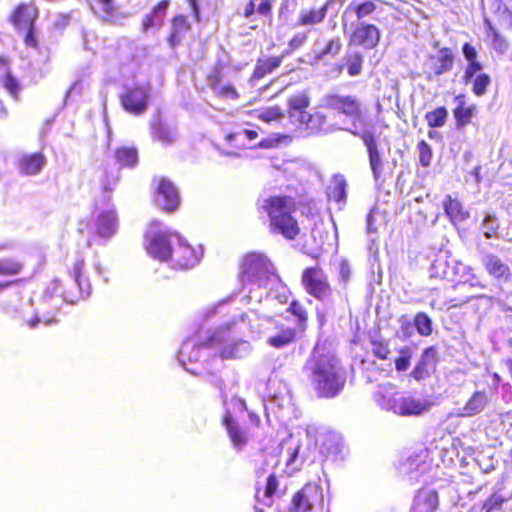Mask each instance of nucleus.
<instances>
[{"mask_svg":"<svg viewBox=\"0 0 512 512\" xmlns=\"http://www.w3.org/2000/svg\"><path fill=\"white\" fill-rule=\"evenodd\" d=\"M309 380L320 398H334L344 388L345 378L341 375L336 358L331 354H318L314 349L308 360Z\"/></svg>","mask_w":512,"mask_h":512,"instance_id":"obj_1","label":"nucleus"},{"mask_svg":"<svg viewBox=\"0 0 512 512\" xmlns=\"http://www.w3.org/2000/svg\"><path fill=\"white\" fill-rule=\"evenodd\" d=\"M239 321L233 319L220 325L215 331L198 343L199 347L219 348L218 356L222 359L240 357L239 346L243 341L236 340L239 334Z\"/></svg>","mask_w":512,"mask_h":512,"instance_id":"obj_2","label":"nucleus"},{"mask_svg":"<svg viewBox=\"0 0 512 512\" xmlns=\"http://www.w3.org/2000/svg\"><path fill=\"white\" fill-rule=\"evenodd\" d=\"M319 108L349 119L355 128L366 123L365 109L356 95L327 93L321 98Z\"/></svg>","mask_w":512,"mask_h":512,"instance_id":"obj_3","label":"nucleus"},{"mask_svg":"<svg viewBox=\"0 0 512 512\" xmlns=\"http://www.w3.org/2000/svg\"><path fill=\"white\" fill-rule=\"evenodd\" d=\"M297 209L296 199L286 194L270 195L258 207L259 212L268 217L270 224H297L294 216Z\"/></svg>","mask_w":512,"mask_h":512,"instance_id":"obj_4","label":"nucleus"},{"mask_svg":"<svg viewBox=\"0 0 512 512\" xmlns=\"http://www.w3.org/2000/svg\"><path fill=\"white\" fill-rule=\"evenodd\" d=\"M206 79L210 88L219 98L231 100L239 98L235 86L237 71L230 63L222 60L216 61Z\"/></svg>","mask_w":512,"mask_h":512,"instance_id":"obj_5","label":"nucleus"},{"mask_svg":"<svg viewBox=\"0 0 512 512\" xmlns=\"http://www.w3.org/2000/svg\"><path fill=\"white\" fill-rule=\"evenodd\" d=\"M305 292L318 301H325L332 297L333 288L327 274L320 266L305 268L300 277Z\"/></svg>","mask_w":512,"mask_h":512,"instance_id":"obj_6","label":"nucleus"},{"mask_svg":"<svg viewBox=\"0 0 512 512\" xmlns=\"http://www.w3.org/2000/svg\"><path fill=\"white\" fill-rule=\"evenodd\" d=\"M270 266L271 262L265 254L247 252L239 261L238 280L242 285L255 283L269 271Z\"/></svg>","mask_w":512,"mask_h":512,"instance_id":"obj_7","label":"nucleus"},{"mask_svg":"<svg viewBox=\"0 0 512 512\" xmlns=\"http://www.w3.org/2000/svg\"><path fill=\"white\" fill-rule=\"evenodd\" d=\"M260 424L261 421L258 417H253L249 424H241L233 418L230 411H226L222 417V425L236 449H242L248 444L252 430L259 428Z\"/></svg>","mask_w":512,"mask_h":512,"instance_id":"obj_8","label":"nucleus"},{"mask_svg":"<svg viewBox=\"0 0 512 512\" xmlns=\"http://www.w3.org/2000/svg\"><path fill=\"white\" fill-rule=\"evenodd\" d=\"M178 240L179 235L168 232H152L145 236V249L147 253L160 262H170L174 247L172 240Z\"/></svg>","mask_w":512,"mask_h":512,"instance_id":"obj_9","label":"nucleus"},{"mask_svg":"<svg viewBox=\"0 0 512 512\" xmlns=\"http://www.w3.org/2000/svg\"><path fill=\"white\" fill-rule=\"evenodd\" d=\"M381 40V30L378 26L365 21L358 22L348 37L350 47H361L364 50L376 48Z\"/></svg>","mask_w":512,"mask_h":512,"instance_id":"obj_10","label":"nucleus"},{"mask_svg":"<svg viewBox=\"0 0 512 512\" xmlns=\"http://www.w3.org/2000/svg\"><path fill=\"white\" fill-rule=\"evenodd\" d=\"M201 256L202 252L199 249L179 237L169 263L175 270H188L199 263Z\"/></svg>","mask_w":512,"mask_h":512,"instance_id":"obj_11","label":"nucleus"},{"mask_svg":"<svg viewBox=\"0 0 512 512\" xmlns=\"http://www.w3.org/2000/svg\"><path fill=\"white\" fill-rule=\"evenodd\" d=\"M438 363L439 353L437 346L426 347L409 376L416 381L428 379L436 371Z\"/></svg>","mask_w":512,"mask_h":512,"instance_id":"obj_12","label":"nucleus"},{"mask_svg":"<svg viewBox=\"0 0 512 512\" xmlns=\"http://www.w3.org/2000/svg\"><path fill=\"white\" fill-rule=\"evenodd\" d=\"M266 321L270 323L274 331L267 339L266 343L276 349H280L294 343L297 339V329L285 325L280 320L273 316L266 318Z\"/></svg>","mask_w":512,"mask_h":512,"instance_id":"obj_13","label":"nucleus"},{"mask_svg":"<svg viewBox=\"0 0 512 512\" xmlns=\"http://www.w3.org/2000/svg\"><path fill=\"white\" fill-rule=\"evenodd\" d=\"M39 9L32 3L21 2L15 5L9 16V23L17 30L36 24Z\"/></svg>","mask_w":512,"mask_h":512,"instance_id":"obj_14","label":"nucleus"},{"mask_svg":"<svg viewBox=\"0 0 512 512\" xmlns=\"http://www.w3.org/2000/svg\"><path fill=\"white\" fill-rule=\"evenodd\" d=\"M352 133L358 136L363 141L364 145L367 148L369 164L373 176L375 177V179L380 178L383 169V163L380 152L378 150L377 140L374 134L371 131H364L361 133L357 131H352Z\"/></svg>","mask_w":512,"mask_h":512,"instance_id":"obj_15","label":"nucleus"},{"mask_svg":"<svg viewBox=\"0 0 512 512\" xmlns=\"http://www.w3.org/2000/svg\"><path fill=\"white\" fill-rule=\"evenodd\" d=\"M191 29L192 25L186 15H174L170 20L169 33L166 38L168 45L171 48L180 45Z\"/></svg>","mask_w":512,"mask_h":512,"instance_id":"obj_16","label":"nucleus"},{"mask_svg":"<svg viewBox=\"0 0 512 512\" xmlns=\"http://www.w3.org/2000/svg\"><path fill=\"white\" fill-rule=\"evenodd\" d=\"M156 193L163 199V209L167 212H174L180 204V196L173 182L166 178L160 177L157 180Z\"/></svg>","mask_w":512,"mask_h":512,"instance_id":"obj_17","label":"nucleus"},{"mask_svg":"<svg viewBox=\"0 0 512 512\" xmlns=\"http://www.w3.org/2000/svg\"><path fill=\"white\" fill-rule=\"evenodd\" d=\"M302 237V247L304 252L312 258L318 259L324 249L325 240L328 238V235H324L319 226H313L309 230V235L304 232Z\"/></svg>","mask_w":512,"mask_h":512,"instance_id":"obj_18","label":"nucleus"},{"mask_svg":"<svg viewBox=\"0 0 512 512\" xmlns=\"http://www.w3.org/2000/svg\"><path fill=\"white\" fill-rule=\"evenodd\" d=\"M456 106L453 108V117L455 126L462 129L473 123V118L477 113V106L475 104H468L465 100V95L459 94L455 96Z\"/></svg>","mask_w":512,"mask_h":512,"instance_id":"obj_19","label":"nucleus"},{"mask_svg":"<svg viewBox=\"0 0 512 512\" xmlns=\"http://www.w3.org/2000/svg\"><path fill=\"white\" fill-rule=\"evenodd\" d=\"M445 215L452 224L462 223L469 219L470 212L465 205L452 195H446L442 200Z\"/></svg>","mask_w":512,"mask_h":512,"instance_id":"obj_20","label":"nucleus"},{"mask_svg":"<svg viewBox=\"0 0 512 512\" xmlns=\"http://www.w3.org/2000/svg\"><path fill=\"white\" fill-rule=\"evenodd\" d=\"M482 264L487 273L494 279L509 282L512 278L510 267L495 254H486L482 259Z\"/></svg>","mask_w":512,"mask_h":512,"instance_id":"obj_21","label":"nucleus"},{"mask_svg":"<svg viewBox=\"0 0 512 512\" xmlns=\"http://www.w3.org/2000/svg\"><path fill=\"white\" fill-rule=\"evenodd\" d=\"M348 183L343 174H334L326 187V195L329 202H334L342 207L347 202Z\"/></svg>","mask_w":512,"mask_h":512,"instance_id":"obj_22","label":"nucleus"},{"mask_svg":"<svg viewBox=\"0 0 512 512\" xmlns=\"http://www.w3.org/2000/svg\"><path fill=\"white\" fill-rule=\"evenodd\" d=\"M439 506V496L435 489L422 487L413 501V512H435Z\"/></svg>","mask_w":512,"mask_h":512,"instance_id":"obj_23","label":"nucleus"},{"mask_svg":"<svg viewBox=\"0 0 512 512\" xmlns=\"http://www.w3.org/2000/svg\"><path fill=\"white\" fill-rule=\"evenodd\" d=\"M455 56L449 47H442L436 55L430 56L429 67L435 76L449 72L454 65Z\"/></svg>","mask_w":512,"mask_h":512,"instance_id":"obj_24","label":"nucleus"},{"mask_svg":"<svg viewBox=\"0 0 512 512\" xmlns=\"http://www.w3.org/2000/svg\"><path fill=\"white\" fill-rule=\"evenodd\" d=\"M318 487L310 484L304 485L300 490L296 491L289 507L290 512H309L313 506L312 491L317 492Z\"/></svg>","mask_w":512,"mask_h":512,"instance_id":"obj_25","label":"nucleus"},{"mask_svg":"<svg viewBox=\"0 0 512 512\" xmlns=\"http://www.w3.org/2000/svg\"><path fill=\"white\" fill-rule=\"evenodd\" d=\"M289 53L290 51H286L279 56L258 58L254 66V70L250 76V80L257 81L264 78L267 74L272 73L275 69L280 67L284 58Z\"/></svg>","mask_w":512,"mask_h":512,"instance_id":"obj_26","label":"nucleus"},{"mask_svg":"<svg viewBox=\"0 0 512 512\" xmlns=\"http://www.w3.org/2000/svg\"><path fill=\"white\" fill-rule=\"evenodd\" d=\"M430 403L412 397H403L393 406L395 413L401 416L420 415L428 410Z\"/></svg>","mask_w":512,"mask_h":512,"instance_id":"obj_27","label":"nucleus"},{"mask_svg":"<svg viewBox=\"0 0 512 512\" xmlns=\"http://www.w3.org/2000/svg\"><path fill=\"white\" fill-rule=\"evenodd\" d=\"M45 161V156L41 152H35L20 156L17 166L23 175H36L42 170Z\"/></svg>","mask_w":512,"mask_h":512,"instance_id":"obj_28","label":"nucleus"},{"mask_svg":"<svg viewBox=\"0 0 512 512\" xmlns=\"http://www.w3.org/2000/svg\"><path fill=\"white\" fill-rule=\"evenodd\" d=\"M149 104L148 85H135L130 89V113L141 114Z\"/></svg>","mask_w":512,"mask_h":512,"instance_id":"obj_29","label":"nucleus"},{"mask_svg":"<svg viewBox=\"0 0 512 512\" xmlns=\"http://www.w3.org/2000/svg\"><path fill=\"white\" fill-rule=\"evenodd\" d=\"M330 2L319 8L302 9L298 15L299 26H314L324 21Z\"/></svg>","mask_w":512,"mask_h":512,"instance_id":"obj_30","label":"nucleus"},{"mask_svg":"<svg viewBox=\"0 0 512 512\" xmlns=\"http://www.w3.org/2000/svg\"><path fill=\"white\" fill-rule=\"evenodd\" d=\"M302 128L309 131V133L311 134L328 132L330 130V127L328 124L327 115L322 111H315L314 113H309V115L307 116V120Z\"/></svg>","mask_w":512,"mask_h":512,"instance_id":"obj_31","label":"nucleus"},{"mask_svg":"<svg viewBox=\"0 0 512 512\" xmlns=\"http://www.w3.org/2000/svg\"><path fill=\"white\" fill-rule=\"evenodd\" d=\"M286 311L295 318L297 329L301 332L306 331L308 328L309 312L305 305L298 299H293Z\"/></svg>","mask_w":512,"mask_h":512,"instance_id":"obj_32","label":"nucleus"},{"mask_svg":"<svg viewBox=\"0 0 512 512\" xmlns=\"http://www.w3.org/2000/svg\"><path fill=\"white\" fill-rule=\"evenodd\" d=\"M346 10L354 13L355 17L360 22L363 19L372 16L377 10V5L374 0H353L347 6Z\"/></svg>","mask_w":512,"mask_h":512,"instance_id":"obj_33","label":"nucleus"},{"mask_svg":"<svg viewBox=\"0 0 512 512\" xmlns=\"http://www.w3.org/2000/svg\"><path fill=\"white\" fill-rule=\"evenodd\" d=\"M488 404L487 396L482 391H476L462 409V416H473L481 412Z\"/></svg>","mask_w":512,"mask_h":512,"instance_id":"obj_34","label":"nucleus"},{"mask_svg":"<svg viewBox=\"0 0 512 512\" xmlns=\"http://www.w3.org/2000/svg\"><path fill=\"white\" fill-rule=\"evenodd\" d=\"M93 12L102 19L112 20L117 14V7L114 0H92Z\"/></svg>","mask_w":512,"mask_h":512,"instance_id":"obj_35","label":"nucleus"},{"mask_svg":"<svg viewBox=\"0 0 512 512\" xmlns=\"http://www.w3.org/2000/svg\"><path fill=\"white\" fill-rule=\"evenodd\" d=\"M424 119L429 128L443 127L448 119V110L445 106H437L424 115Z\"/></svg>","mask_w":512,"mask_h":512,"instance_id":"obj_36","label":"nucleus"},{"mask_svg":"<svg viewBox=\"0 0 512 512\" xmlns=\"http://www.w3.org/2000/svg\"><path fill=\"white\" fill-rule=\"evenodd\" d=\"M279 489L278 476L273 472L267 479L264 486V499L259 498V490H256V498L258 501L263 502L267 506H272V498L277 494Z\"/></svg>","mask_w":512,"mask_h":512,"instance_id":"obj_37","label":"nucleus"},{"mask_svg":"<svg viewBox=\"0 0 512 512\" xmlns=\"http://www.w3.org/2000/svg\"><path fill=\"white\" fill-rule=\"evenodd\" d=\"M311 100L307 91L297 92L287 98V109L286 112H292L295 110L308 109Z\"/></svg>","mask_w":512,"mask_h":512,"instance_id":"obj_38","label":"nucleus"},{"mask_svg":"<svg viewBox=\"0 0 512 512\" xmlns=\"http://www.w3.org/2000/svg\"><path fill=\"white\" fill-rule=\"evenodd\" d=\"M507 501L499 492H494L481 504L479 512H500Z\"/></svg>","mask_w":512,"mask_h":512,"instance_id":"obj_39","label":"nucleus"},{"mask_svg":"<svg viewBox=\"0 0 512 512\" xmlns=\"http://www.w3.org/2000/svg\"><path fill=\"white\" fill-rule=\"evenodd\" d=\"M371 351L374 357L379 360H387L391 353L389 341L381 338L375 337L370 339Z\"/></svg>","mask_w":512,"mask_h":512,"instance_id":"obj_40","label":"nucleus"},{"mask_svg":"<svg viewBox=\"0 0 512 512\" xmlns=\"http://www.w3.org/2000/svg\"><path fill=\"white\" fill-rule=\"evenodd\" d=\"M414 325L421 336H430L433 332L432 320L424 312H418L414 317Z\"/></svg>","mask_w":512,"mask_h":512,"instance_id":"obj_41","label":"nucleus"},{"mask_svg":"<svg viewBox=\"0 0 512 512\" xmlns=\"http://www.w3.org/2000/svg\"><path fill=\"white\" fill-rule=\"evenodd\" d=\"M471 82V90L473 94L477 97H481L487 92V89L491 84V77L486 73H480L471 80Z\"/></svg>","mask_w":512,"mask_h":512,"instance_id":"obj_42","label":"nucleus"},{"mask_svg":"<svg viewBox=\"0 0 512 512\" xmlns=\"http://www.w3.org/2000/svg\"><path fill=\"white\" fill-rule=\"evenodd\" d=\"M417 151L419 157V164L422 167H429L433 159V149L431 145L427 141L422 139L417 144Z\"/></svg>","mask_w":512,"mask_h":512,"instance_id":"obj_43","label":"nucleus"},{"mask_svg":"<svg viewBox=\"0 0 512 512\" xmlns=\"http://www.w3.org/2000/svg\"><path fill=\"white\" fill-rule=\"evenodd\" d=\"M345 67L349 76H358L363 68V56L359 52H355L347 57Z\"/></svg>","mask_w":512,"mask_h":512,"instance_id":"obj_44","label":"nucleus"},{"mask_svg":"<svg viewBox=\"0 0 512 512\" xmlns=\"http://www.w3.org/2000/svg\"><path fill=\"white\" fill-rule=\"evenodd\" d=\"M23 42L26 47L37 50L40 47V42L37 33L36 24L23 28Z\"/></svg>","mask_w":512,"mask_h":512,"instance_id":"obj_45","label":"nucleus"},{"mask_svg":"<svg viewBox=\"0 0 512 512\" xmlns=\"http://www.w3.org/2000/svg\"><path fill=\"white\" fill-rule=\"evenodd\" d=\"M412 358V351L409 347H402L399 349V356L395 359V369L398 372L405 371L410 366Z\"/></svg>","mask_w":512,"mask_h":512,"instance_id":"obj_46","label":"nucleus"},{"mask_svg":"<svg viewBox=\"0 0 512 512\" xmlns=\"http://www.w3.org/2000/svg\"><path fill=\"white\" fill-rule=\"evenodd\" d=\"M3 86L15 100H18L21 86L11 73H6L4 75Z\"/></svg>","mask_w":512,"mask_h":512,"instance_id":"obj_47","label":"nucleus"},{"mask_svg":"<svg viewBox=\"0 0 512 512\" xmlns=\"http://www.w3.org/2000/svg\"><path fill=\"white\" fill-rule=\"evenodd\" d=\"M272 233L294 240L300 234V230L299 226H272Z\"/></svg>","mask_w":512,"mask_h":512,"instance_id":"obj_48","label":"nucleus"},{"mask_svg":"<svg viewBox=\"0 0 512 512\" xmlns=\"http://www.w3.org/2000/svg\"><path fill=\"white\" fill-rule=\"evenodd\" d=\"M308 115L309 112L307 111V109L295 110L287 113V117L290 120V122L301 128L304 126Z\"/></svg>","mask_w":512,"mask_h":512,"instance_id":"obj_49","label":"nucleus"},{"mask_svg":"<svg viewBox=\"0 0 512 512\" xmlns=\"http://www.w3.org/2000/svg\"><path fill=\"white\" fill-rule=\"evenodd\" d=\"M163 23V19L161 17H156L152 12L145 15L142 20L141 27L142 31L146 32L151 28L159 27Z\"/></svg>","mask_w":512,"mask_h":512,"instance_id":"obj_50","label":"nucleus"},{"mask_svg":"<svg viewBox=\"0 0 512 512\" xmlns=\"http://www.w3.org/2000/svg\"><path fill=\"white\" fill-rule=\"evenodd\" d=\"M482 69V65L479 61L468 62L464 74H463V82L468 84L473 80L474 75Z\"/></svg>","mask_w":512,"mask_h":512,"instance_id":"obj_51","label":"nucleus"},{"mask_svg":"<svg viewBox=\"0 0 512 512\" xmlns=\"http://www.w3.org/2000/svg\"><path fill=\"white\" fill-rule=\"evenodd\" d=\"M444 265L445 261L442 259H435L430 267L431 276L435 278H444L446 276V270L443 267Z\"/></svg>","mask_w":512,"mask_h":512,"instance_id":"obj_52","label":"nucleus"},{"mask_svg":"<svg viewBox=\"0 0 512 512\" xmlns=\"http://www.w3.org/2000/svg\"><path fill=\"white\" fill-rule=\"evenodd\" d=\"M462 52L468 62L477 61V51L469 42H465L462 46Z\"/></svg>","mask_w":512,"mask_h":512,"instance_id":"obj_53","label":"nucleus"},{"mask_svg":"<svg viewBox=\"0 0 512 512\" xmlns=\"http://www.w3.org/2000/svg\"><path fill=\"white\" fill-rule=\"evenodd\" d=\"M340 48H341L340 42L331 39L325 45L324 49L321 52V55L322 56L329 55V54L336 55L340 51Z\"/></svg>","mask_w":512,"mask_h":512,"instance_id":"obj_54","label":"nucleus"},{"mask_svg":"<svg viewBox=\"0 0 512 512\" xmlns=\"http://www.w3.org/2000/svg\"><path fill=\"white\" fill-rule=\"evenodd\" d=\"M170 5V0H161L152 8L151 12L156 17H163L166 14V11Z\"/></svg>","mask_w":512,"mask_h":512,"instance_id":"obj_55","label":"nucleus"},{"mask_svg":"<svg viewBox=\"0 0 512 512\" xmlns=\"http://www.w3.org/2000/svg\"><path fill=\"white\" fill-rule=\"evenodd\" d=\"M117 221V216L114 211L108 210L98 216V224H114Z\"/></svg>","mask_w":512,"mask_h":512,"instance_id":"obj_56","label":"nucleus"},{"mask_svg":"<svg viewBox=\"0 0 512 512\" xmlns=\"http://www.w3.org/2000/svg\"><path fill=\"white\" fill-rule=\"evenodd\" d=\"M307 40V35L305 33H298L294 35L289 41V47L291 50H295L299 48L303 43Z\"/></svg>","mask_w":512,"mask_h":512,"instance_id":"obj_57","label":"nucleus"},{"mask_svg":"<svg viewBox=\"0 0 512 512\" xmlns=\"http://www.w3.org/2000/svg\"><path fill=\"white\" fill-rule=\"evenodd\" d=\"M490 30L492 32L493 42L495 44V47L499 48L500 50L505 49L507 47V43H506L505 39L492 26H490Z\"/></svg>","mask_w":512,"mask_h":512,"instance_id":"obj_58","label":"nucleus"},{"mask_svg":"<svg viewBox=\"0 0 512 512\" xmlns=\"http://www.w3.org/2000/svg\"><path fill=\"white\" fill-rule=\"evenodd\" d=\"M192 13V17L194 21L200 22L201 19V13H200V7L198 4L199 0H186Z\"/></svg>","mask_w":512,"mask_h":512,"instance_id":"obj_59","label":"nucleus"},{"mask_svg":"<svg viewBox=\"0 0 512 512\" xmlns=\"http://www.w3.org/2000/svg\"><path fill=\"white\" fill-rule=\"evenodd\" d=\"M257 12L262 15H271L272 4L269 0H263L257 7Z\"/></svg>","mask_w":512,"mask_h":512,"instance_id":"obj_60","label":"nucleus"},{"mask_svg":"<svg viewBox=\"0 0 512 512\" xmlns=\"http://www.w3.org/2000/svg\"><path fill=\"white\" fill-rule=\"evenodd\" d=\"M339 275L344 283L348 282L350 278V268L346 262L341 263Z\"/></svg>","mask_w":512,"mask_h":512,"instance_id":"obj_61","label":"nucleus"},{"mask_svg":"<svg viewBox=\"0 0 512 512\" xmlns=\"http://www.w3.org/2000/svg\"><path fill=\"white\" fill-rule=\"evenodd\" d=\"M255 12V3H254V0H250L247 5L245 6V9H244V12H243V15L244 17L248 18L250 16H252Z\"/></svg>","mask_w":512,"mask_h":512,"instance_id":"obj_62","label":"nucleus"},{"mask_svg":"<svg viewBox=\"0 0 512 512\" xmlns=\"http://www.w3.org/2000/svg\"><path fill=\"white\" fill-rule=\"evenodd\" d=\"M469 301H470V297H467V298L462 299V300H458V299L454 298V299H451L449 301V303H450V307L457 308V307L462 306L463 304L468 303Z\"/></svg>","mask_w":512,"mask_h":512,"instance_id":"obj_63","label":"nucleus"},{"mask_svg":"<svg viewBox=\"0 0 512 512\" xmlns=\"http://www.w3.org/2000/svg\"><path fill=\"white\" fill-rule=\"evenodd\" d=\"M116 157L119 161L125 160L128 157V149L122 148V149L117 150Z\"/></svg>","mask_w":512,"mask_h":512,"instance_id":"obj_64","label":"nucleus"}]
</instances>
